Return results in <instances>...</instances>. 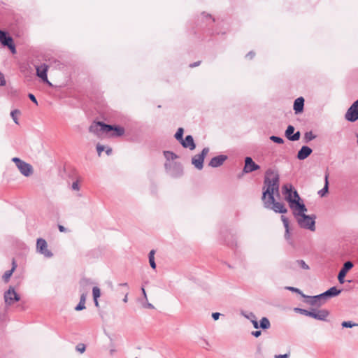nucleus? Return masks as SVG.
I'll return each mask as SVG.
<instances>
[{"instance_id":"f257e3e1","label":"nucleus","mask_w":358,"mask_h":358,"mask_svg":"<svg viewBox=\"0 0 358 358\" xmlns=\"http://www.w3.org/2000/svg\"><path fill=\"white\" fill-rule=\"evenodd\" d=\"M280 176L276 171L268 169L265 173L262 192V201L266 208L275 213H286L287 209L284 204L275 200V195L279 196Z\"/></svg>"},{"instance_id":"f03ea898","label":"nucleus","mask_w":358,"mask_h":358,"mask_svg":"<svg viewBox=\"0 0 358 358\" xmlns=\"http://www.w3.org/2000/svg\"><path fill=\"white\" fill-rule=\"evenodd\" d=\"M292 193L294 194V198H292V195L289 193L287 196V201L289 202L290 208L293 210V215L297 219L298 217H303V215H306L305 213L307 211V208L301 201V198L297 191H294Z\"/></svg>"},{"instance_id":"7ed1b4c3","label":"nucleus","mask_w":358,"mask_h":358,"mask_svg":"<svg viewBox=\"0 0 358 358\" xmlns=\"http://www.w3.org/2000/svg\"><path fill=\"white\" fill-rule=\"evenodd\" d=\"M89 131L96 136L101 137L103 134H107L112 131V125L101 122H94L89 127Z\"/></svg>"},{"instance_id":"20e7f679","label":"nucleus","mask_w":358,"mask_h":358,"mask_svg":"<svg viewBox=\"0 0 358 358\" xmlns=\"http://www.w3.org/2000/svg\"><path fill=\"white\" fill-rule=\"evenodd\" d=\"M315 215H303L301 217L297 218V222L301 228L309 229L311 231H315Z\"/></svg>"},{"instance_id":"39448f33","label":"nucleus","mask_w":358,"mask_h":358,"mask_svg":"<svg viewBox=\"0 0 358 358\" xmlns=\"http://www.w3.org/2000/svg\"><path fill=\"white\" fill-rule=\"evenodd\" d=\"M12 161L15 164L16 166L24 176L28 177L32 174L33 168L29 164L18 157H13Z\"/></svg>"},{"instance_id":"423d86ee","label":"nucleus","mask_w":358,"mask_h":358,"mask_svg":"<svg viewBox=\"0 0 358 358\" xmlns=\"http://www.w3.org/2000/svg\"><path fill=\"white\" fill-rule=\"evenodd\" d=\"M0 43L3 46L7 47L13 54L16 52L13 39L6 31L0 30Z\"/></svg>"},{"instance_id":"0eeeda50","label":"nucleus","mask_w":358,"mask_h":358,"mask_svg":"<svg viewBox=\"0 0 358 358\" xmlns=\"http://www.w3.org/2000/svg\"><path fill=\"white\" fill-rule=\"evenodd\" d=\"M209 152L208 148H204L201 153L194 155L192 159V164L194 166L196 169L198 170H201L203 167V161L206 156Z\"/></svg>"},{"instance_id":"6e6552de","label":"nucleus","mask_w":358,"mask_h":358,"mask_svg":"<svg viewBox=\"0 0 358 358\" xmlns=\"http://www.w3.org/2000/svg\"><path fill=\"white\" fill-rule=\"evenodd\" d=\"M345 118L349 121L354 122L358 120V99L355 101L351 106L348 109Z\"/></svg>"},{"instance_id":"1a4fd4ad","label":"nucleus","mask_w":358,"mask_h":358,"mask_svg":"<svg viewBox=\"0 0 358 358\" xmlns=\"http://www.w3.org/2000/svg\"><path fill=\"white\" fill-rule=\"evenodd\" d=\"M37 251L43 255L45 257L50 258L53 256L52 252L48 249V244L45 239L39 238L36 241Z\"/></svg>"},{"instance_id":"9d476101","label":"nucleus","mask_w":358,"mask_h":358,"mask_svg":"<svg viewBox=\"0 0 358 358\" xmlns=\"http://www.w3.org/2000/svg\"><path fill=\"white\" fill-rule=\"evenodd\" d=\"M20 297L17 294L13 287H10L8 291L4 293V301L5 303L10 306L15 302L20 301Z\"/></svg>"},{"instance_id":"9b49d317","label":"nucleus","mask_w":358,"mask_h":358,"mask_svg":"<svg viewBox=\"0 0 358 358\" xmlns=\"http://www.w3.org/2000/svg\"><path fill=\"white\" fill-rule=\"evenodd\" d=\"M303 298L305 299V303L310 306H320L322 304L324 303L326 301L323 296L322 293L313 296L306 295V297Z\"/></svg>"},{"instance_id":"f8f14e48","label":"nucleus","mask_w":358,"mask_h":358,"mask_svg":"<svg viewBox=\"0 0 358 358\" xmlns=\"http://www.w3.org/2000/svg\"><path fill=\"white\" fill-rule=\"evenodd\" d=\"M260 169V166L257 164L251 157H247L245 159V166L243 171L245 173H251Z\"/></svg>"},{"instance_id":"ddd939ff","label":"nucleus","mask_w":358,"mask_h":358,"mask_svg":"<svg viewBox=\"0 0 358 358\" xmlns=\"http://www.w3.org/2000/svg\"><path fill=\"white\" fill-rule=\"evenodd\" d=\"M353 267V264L350 261H348L344 263L342 268L340 270L338 275V280L341 284H343L345 282V276L348 271Z\"/></svg>"},{"instance_id":"4468645a","label":"nucleus","mask_w":358,"mask_h":358,"mask_svg":"<svg viewBox=\"0 0 358 358\" xmlns=\"http://www.w3.org/2000/svg\"><path fill=\"white\" fill-rule=\"evenodd\" d=\"M294 127L292 125H289L285 131L286 138L291 141H296L300 138V131H296L294 134Z\"/></svg>"},{"instance_id":"2eb2a0df","label":"nucleus","mask_w":358,"mask_h":358,"mask_svg":"<svg viewBox=\"0 0 358 358\" xmlns=\"http://www.w3.org/2000/svg\"><path fill=\"white\" fill-rule=\"evenodd\" d=\"M329 312L325 309L315 310L313 309L312 317L321 321H325L329 316Z\"/></svg>"},{"instance_id":"dca6fc26","label":"nucleus","mask_w":358,"mask_h":358,"mask_svg":"<svg viewBox=\"0 0 358 358\" xmlns=\"http://www.w3.org/2000/svg\"><path fill=\"white\" fill-rule=\"evenodd\" d=\"M227 159L226 155H220L216 157H214L210 161L208 165L213 168L219 167L224 162V161Z\"/></svg>"},{"instance_id":"f3484780","label":"nucleus","mask_w":358,"mask_h":358,"mask_svg":"<svg viewBox=\"0 0 358 358\" xmlns=\"http://www.w3.org/2000/svg\"><path fill=\"white\" fill-rule=\"evenodd\" d=\"M183 148H189L190 150H193L196 148V145L192 136L187 135L185 139H182L180 142Z\"/></svg>"},{"instance_id":"a211bd4d","label":"nucleus","mask_w":358,"mask_h":358,"mask_svg":"<svg viewBox=\"0 0 358 358\" xmlns=\"http://www.w3.org/2000/svg\"><path fill=\"white\" fill-rule=\"evenodd\" d=\"M313 152V150L308 146L303 145L301 148L297 153V158L299 160H304L309 157Z\"/></svg>"},{"instance_id":"6ab92c4d","label":"nucleus","mask_w":358,"mask_h":358,"mask_svg":"<svg viewBox=\"0 0 358 358\" xmlns=\"http://www.w3.org/2000/svg\"><path fill=\"white\" fill-rule=\"evenodd\" d=\"M164 155L166 159V162L164 164L165 169L166 170H169L171 166V164L169 162L175 160L178 158V156L171 151H164Z\"/></svg>"},{"instance_id":"aec40b11","label":"nucleus","mask_w":358,"mask_h":358,"mask_svg":"<svg viewBox=\"0 0 358 358\" xmlns=\"http://www.w3.org/2000/svg\"><path fill=\"white\" fill-rule=\"evenodd\" d=\"M304 99L301 96L295 99L294 102V110L296 114L300 113L303 110Z\"/></svg>"},{"instance_id":"412c9836","label":"nucleus","mask_w":358,"mask_h":358,"mask_svg":"<svg viewBox=\"0 0 358 358\" xmlns=\"http://www.w3.org/2000/svg\"><path fill=\"white\" fill-rule=\"evenodd\" d=\"M341 292V289H338L336 287H332L326 292H323V296L326 300L328 297H334L338 296Z\"/></svg>"},{"instance_id":"4be33fe9","label":"nucleus","mask_w":358,"mask_h":358,"mask_svg":"<svg viewBox=\"0 0 358 358\" xmlns=\"http://www.w3.org/2000/svg\"><path fill=\"white\" fill-rule=\"evenodd\" d=\"M113 133L110 134L112 137H118L122 136L124 134V129L120 126H113L112 125V131Z\"/></svg>"},{"instance_id":"5701e85b","label":"nucleus","mask_w":358,"mask_h":358,"mask_svg":"<svg viewBox=\"0 0 358 358\" xmlns=\"http://www.w3.org/2000/svg\"><path fill=\"white\" fill-rule=\"evenodd\" d=\"M295 189L293 190V186L291 184H285L282 186V193L285 196V199L287 200V196L290 193L292 195V198H294V194Z\"/></svg>"},{"instance_id":"b1692460","label":"nucleus","mask_w":358,"mask_h":358,"mask_svg":"<svg viewBox=\"0 0 358 358\" xmlns=\"http://www.w3.org/2000/svg\"><path fill=\"white\" fill-rule=\"evenodd\" d=\"M328 178H329V173L327 171L325 173V176H324V186L322 189H320L318 192V194L320 196H324L326 194V193L328 192V189H329Z\"/></svg>"},{"instance_id":"393cba45","label":"nucleus","mask_w":358,"mask_h":358,"mask_svg":"<svg viewBox=\"0 0 358 358\" xmlns=\"http://www.w3.org/2000/svg\"><path fill=\"white\" fill-rule=\"evenodd\" d=\"M281 220L283 223L284 227L285 229V237L286 239L289 238V220L287 217L284 215H281Z\"/></svg>"},{"instance_id":"a878e982","label":"nucleus","mask_w":358,"mask_h":358,"mask_svg":"<svg viewBox=\"0 0 358 358\" xmlns=\"http://www.w3.org/2000/svg\"><path fill=\"white\" fill-rule=\"evenodd\" d=\"M92 295L94 299V305L96 307H99L98 299L100 297L101 291L98 287H94L92 289Z\"/></svg>"},{"instance_id":"bb28decb","label":"nucleus","mask_w":358,"mask_h":358,"mask_svg":"<svg viewBox=\"0 0 358 358\" xmlns=\"http://www.w3.org/2000/svg\"><path fill=\"white\" fill-rule=\"evenodd\" d=\"M15 268H16V264H15V262L13 261L12 268L6 271L4 273V274L3 275V279L5 282H8L9 280V279H10L11 275L13 274V273L14 272Z\"/></svg>"},{"instance_id":"cd10ccee","label":"nucleus","mask_w":358,"mask_h":358,"mask_svg":"<svg viewBox=\"0 0 358 358\" xmlns=\"http://www.w3.org/2000/svg\"><path fill=\"white\" fill-rule=\"evenodd\" d=\"M270 327L271 323L269 320L266 317H263L259 322V328H262V329H268Z\"/></svg>"},{"instance_id":"c85d7f7f","label":"nucleus","mask_w":358,"mask_h":358,"mask_svg":"<svg viewBox=\"0 0 358 358\" xmlns=\"http://www.w3.org/2000/svg\"><path fill=\"white\" fill-rule=\"evenodd\" d=\"M294 312H296L297 313H300V314L304 315L306 316L312 317L313 310H308L306 309H303V308H295L294 309Z\"/></svg>"},{"instance_id":"c756f323","label":"nucleus","mask_w":358,"mask_h":358,"mask_svg":"<svg viewBox=\"0 0 358 358\" xmlns=\"http://www.w3.org/2000/svg\"><path fill=\"white\" fill-rule=\"evenodd\" d=\"M37 76L43 80H47V69L45 68L42 70H40L39 68L36 69Z\"/></svg>"},{"instance_id":"7c9ffc66","label":"nucleus","mask_w":358,"mask_h":358,"mask_svg":"<svg viewBox=\"0 0 358 358\" xmlns=\"http://www.w3.org/2000/svg\"><path fill=\"white\" fill-rule=\"evenodd\" d=\"M154 255H155V250H152L150 253H149V262H150V266L153 268V269H155L156 268V263L155 262V257H154Z\"/></svg>"},{"instance_id":"2f4dec72","label":"nucleus","mask_w":358,"mask_h":358,"mask_svg":"<svg viewBox=\"0 0 358 358\" xmlns=\"http://www.w3.org/2000/svg\"><path fill=\"white\" fill-rule=\"evenodd\" d=\"M316 138V136L313 134V133L310 131H307L304 134V141L306 143H308L310 141L315 139Z\"/></svg>"},{"instance_id":"473e14b6","label":"nucleus","mask_w":358,"mask_h":358,"mask_svg":"<svg viewBox=\"0 0 358 358\" xmlns=\"http://www.w3.org/2000/svg\"><path fill=\"white\" fill-rule=\"evenodd\" d=\"M90 285V282L87 279H82L80 282V290L87 289L88 291V286Z\"/></svg>"},{"instance_id":"72a5a7b5","label":"nucleus","mask_w":358,"mask_h":358,"mask_svg":"<svg viewBox=\"0 0 358 358\" xmlns=\"http://www.w3.org/2000/svg\"><path fill=\"white\" fill-rule=\"evenodd\" d=\"M20 114V111L19 110H13L11 111L10 113V115H11V117L12 119L13 120L14 122L17 124H19L18 122V118H17V115H19Z\"/></svg>"},{"instance_id":"f704fd0d","label":"nucleus","mask_w":358,"mask_h":358,"mask_svg":"<svg viewBox=\"0 0 358 358\" xmlns=\"http://www.w3.org/2000/svg\"><path fill=\"white\" fill-rule=\"evenodd\" d=\"M183 133H184V129L182 127H180V128H178L176 133L175 134V138L179 142H180L183 139V138H182Z\"/></svg>"},{"instance_id":"c9c22d12","label":"nucleus","mask_w":358,"mask_h":358,"mask_svg":"<svg viewBox=\"0 0 358 358\" xmlns=\"http://www.w3.org/2000/svg\"><path fill=\"white\" fill-rule=\"evenodd\" d=\"M341 325L344 328H352L353 327L357 326L358 324L351 321H344L342 322Z\"/></svg>"},{"instance_id":"e433bc0d","label":"nucleus","mask_w":358,"mask_h":358,"mask_svg":"<svg viewBox=\"0 0 358 358\" xmlns=\"http://www.w3.org/2000/svg\"><path fill=\"white\" fill-rule=\"evenodd\" d=\"M80 301L85 303V301H86V298H87V289H80Z\"/></svg>"},{"instance_id":"4c0bfd02","label":"nucleus","mask_w":358,"mask_h":358,"mask_svg":"<svg viewBox=\"0 0 358 358\" xmlns=\"http://www.w3.org/2000/svg\"><path fill=\"white\" fill-rule=\"evenodd\" d=\"M287 289L288 290H290L292 292H296L297 294H299V295H301L303 298V297H306V294H304L299 289L296 288V287H286Z\"/></svg>"},{"instance_id":"58836bf2","label":"nucleus","mask_w":358,"mask_h":358,"mask_svg":"<svg viewBox=\"0 0 358 358\" xmlns=\"http://www.w3.org/2000/svg\"><path fill=\"white\" fill-rule=\"evenodd\" d=\"M295 263L299 266L301 268L305 270L309 269V266L306 264V262L303 260H296Z\"/></svg>"},{"instance_id":"ea45409f","label":"nucleus","mask_w":358,"mask_h":358,"mask_svg":"<svg viewBox=\"0 0 358 358\" xmlns=\"http://www.w3.org/2000/svg\"><path fill=\"white\" fill-rule=\"evenodd\" d=\"M270 139L274 142V143H278V144H282L284 143V140L283 138H282L281 137H279V136H271L270 137Z\"/></svg>"},{"instance_id":"a19ab883","label":"nucleus","mask_w":358,"mask_h":358,"mask_svg":"<svg viewBox=\"0 0 358 358\" xmlns=\"http://www.w3.org/2000/svg\"><path fill=\"white\" fill-rule=\"evenodd\" d=\"M242 315L247 319L250 320L251 321V320H254L256 318V316L253 313H249L248 314H246V313H242Z\"/></svg>"},{"instance_id":"79ce46f5","label":"nucleus","mask_w":358,"mask_h":358,"mask_svg":"<svg viewBox=\"0 0 358 358\" xmlns=\"http://www.w3.org/2000/svg\"><path fill=\"white\" fill-rule=\"evenodd\" d=\"M85 308V303H82L81 301L75 307V310L77 311H80L84 310Z\"/></svg>"},{"instance_id":"37998d69","label":"nucleus","mask_w":358,"mask_h":358,"mask_svg":"<svg viewBox=\"0 0 358 358\" xmlns=\"http://www.w3.org/2000/svg\"><path fill=\"white\" fill-rule=\"evenodd\" d=\"M77 351L80 352V353H83L85 350V345L84 344H78L76 346Z\"/></svg>"},{"instance_id":"c03bdc74","label":"nucleus","mask_w":358,"mask_h":358,"mask_svg":"<svg viewBox=\"0 0 358 358\" xmlns=\"http://www.w3.org/2000/svg\"><path fill=\"white\" fill-rule=\"evenodd\" d=\"M105 150V147L101 144H97L96 145V150L98 155L100 156L101 152Z\"/></svg>"},{"instance_id":"a18cd8bd","label":"nucleus","mask_w":358,"mask_h":358,"mask_svg":"<svg viewBox=\"0 0 358 358\" xmlns=\"http://www.w3.org/2000/svg\"><path fill=\"white\" fill-rule=\"evenodd\" d=\"M6 80L4 78V76L2 73L0 72V86H4L6 85Z\"/></svg>"},{"instance_id":"49530a36","label":"nucleus","mask_w":358,"mask_h":358,"mask_svg":"<svg viewBox=\"0 0 358 358\" xmlns=\"http://www.w3.org/2000/svg\"><path fill=\"white\" fill-rule=\"evenodd\" d=\"M251 322L254 327V328L255 329H258L259 328V324L258 323V322L257 321V319H254V320H251Z\"/></svg>"},{"instance_id":"de8ad7c7","label":"nucleus","mask_w":358,"mask_h":358,"mask_svg":"<svg viewBox=\"0 0 358 358\" xmlns=\"http://www.w3.org/2000/svg\"><path fill=\"white\" fill-rule=\"evenodd\" d=\"M251 334L255 336V338H258L259 336H260V335L262 334V331L258 330V331H252Z\"/></svg>"},{"instance_id":"09e8293b","label":"nucleus","mask_w":358,"mask_h":358,"mask_svg":"<svg viewBox=\"0 0 358 358\" xmlns=\"http://www.w3.org/2000/svg\"><path fill=\"white\" fill-rule=\"evenodd\" d=\"M29 98L34 103H36V105H38V102H37V100L35 97V96L32 94H29Z\"/></svg>"},{"instance_id":"8fccbe9b","label":"nucleus","mask_w":358,"mask_h":358,"mask_svg":"<svg viewBox=\"0 0 358 358\" xmlns=\"http://www.w3.org/2000/svg\"><path fill=\"white\" fill-rule=\"evenodd\" d=\"M220 316V313H213L212 314V317L214 320H217L219 319V317Z\"/></svg>"},{"instance_id":"3c124183","label":"nucleus","mask_w":358,"mask_h":358,"mask_svg":"<svg viewBox=\"0 0 358 358\" xmlns=\"http://www.w3.org/2000/svg\"><path fill=\"white\" fill-rule=\"evenodd\" d=\"M289 357V355L288 354H285V355H275V358H288Z\"/></svg>"},{"instance_id":"603ef678","label":"nucleus","mask_w":358,"mask_h":358,"mask_svg":"<svg viewBox=\"0 0 358 358\" xmlns=\"http://www.w3.org/2000/svg\"><path fill=\"white\" fill-rule=\"evenodd\" d=\"M255 56V52L253 51H250L249 52L247 55H246V57H249L250 59H252Z\"/></svg>"},{"instance_id":"864d4df0","label":"nucleus","mask_w":358,"mask_h":358,"mask_svg":"<svg viewBox=\"0 0 358 358\" xmlns=\"http://www.w3.org/2000/svg\"><path fill=\"white\" fill-rule=\"evenodd\" d=\"M200 63H201L200 61L194 62V63L189 64V67H191V68L196 67V66H199L200 64Z\"/></svg>"},{"instance_id":"5fc2aeb1","label":"nucleus","mask_w":358,"mask_h":358,"mask_svg":"<svg viewBox=\"0 0 358 358\" xmlns=\"http://www.w3.org/2000/svg\"><path fill=\"white\" fill-rule=\"evenodd\" d=\"M72 188H73V189H76V190H78L79 189L78 184L77 182H73Z\"/></svg>"},{"instance_id":"6e6d98bb","label":"nucleus","mask_w":358,"mask_h":358,"mask_svg":"<svg viewBox=\"0 0 358 358\" xmlns=\"http://www.w3.org/2000/svg\"><path fill=\"white\" fill-rule=\"evenodd\" d=\"M112 148H107L106 150V153L107 154V155H110L112 154Z\"/></svg>"},{"instance_id":"4d7b16f0","label":"nucleus","mask_w":358,"mask_h":358,"mask_svg":"<svg viewBox=\"0 0 358 358\" xmlns=\"http://www.w3.org/2000/svg\"><path fill=\"white\" fill-rule=\"evenodd\" d=\"M59 230L61 232H65L66 231V229L62 225H59Z\"/></svg>"},{"instance_id":"13d9d810","label":"nucleus","mask_w":358,"mask_h":358,"mask_svg":"<svg viewBox=\"0 0 358 358\" xmlns=\"http://www.w3.org/2000/svg\"><path fill=\"white\" fill-rule=\"evenodd\" d=\"M127 295H128V294H126V295H125L124 298L123 299V301H124V303H127V300H128Z\"/></svg>"},{"instance_id":"bf43d9fd","label":"nucleus","mask_w":358,"mask_h":358,"mask_svg":"<svg viewBox=\"0 0 358 358\" xmlns=\"http://www.w3.org/2000/svg\"><path fill=\"white\" fill-rule=\"evenodd\" d=\"M141 289H142V292H143V294L144 296L146 298V293H145V289L143 287H142Z\"/></svg>"},{"instance_id":"052dcab7","label":"nucleus","mask_w":358,"mask_h":358,"mask_svg":"<svg viewBox=\"0 0 358 358\" xmlns=\"http://www.w3.org/2000/svg\"><path fill=\"white\" fill-rule=\"evenodd\" d=\"M147 307L149 308H154V306L151 303H148L147 304Z\"/></svg>"},{"instance_id":"680f3d73","label":"nucleus","mask_w":358,"mask_h":358,"mask_svg":"<svg viewBox=\"0 0 358 358\" xmlns=\"http://www.w3.org/2000/svg\"><path fill=\"white\" fill-rule=\"evenodd\" d=\"M120 285L127 287V283H126V282L125 283H122V284H120Z\"/></svg>"},{"instance_id":"e2e57ef3","label":"nucleus","mask_w":358,"mask_h":358,"mask_svg":"<svg viewBox=\"0 0 358 358\" xmlns=\"http://www.w3.org/2000/svg\"><path fill=\"white\" fill-rule=\"evenodd\" d=\"M207 16L210 18H211V15H207Z\"/></svg>"},{"instance_id":"0e129e2a","label":"nucleus","mask_w":358,"mask_h":358,"mask_svg":"<svg viewBox=\"0 0 358 358\" xmlns=\"http://www.w3.org/2000/svg\"><path fill=\"white\" fill-rule=\"evenodd\" d=\"M136 358H138V357H136Z\"/></svg>"}]
</instances>
